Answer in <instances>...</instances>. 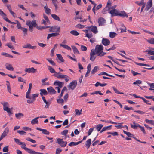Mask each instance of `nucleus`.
Returning a JSON list of instances; mask_svg holds the SVG:
<instances>
[{"mask_svg":"<svg viewBox=\"0 0 154 154\" xmlns=\"http://www.w3.org/2000/svg\"><path fill=\"white\" fill-rule=\"evenodd\" d=\"M103 47L101 45H97L95 46L94 52L97 56L102 57L106 54V53L103 52Z\"/></svg>","mask_w":154,"mask_h":154,"instance_id":"obj_1","label":"nucleus"},{"mask_svg":"<svg viewBox=\"0 0 154 154\" xmlns=\"http://www.w3.org/2000/svg\"><path fill=\"white\" fill-rule=\"evenodd\" d=\"M26 24L28 26L29 29L30 31H32L33 27H36L37 24L36 23V20H33L32 21L28 20L26 22Z\"/></svg>","mask_w":154,"mask_h":154,"instance_id":"obj_2","label":"nucleus"},{"mask_svg":"<svg viewBox=\"0 0 154 154\" xmlns=\"http://www.w3.org/2000/svg\"><path fill=\"white\" fill-rule=\"evenodd\" d=\"M39 94L38 93L32 94L29 96V98H26L28 99L27 100V103L29 104L33 103L36 100V98L38 97Z\"/></svg>","mask_w":154,"mask_h":154,"instance_id":"obj_3","label":"nucleus"},{"mask_svg":"<svg viewBox=\"0 0 154 154\" xmlns=\"http://www.w3.org/2000/svg\"><path fill=\"white\" fill-rule=\"evenodd\" d=\"M9 132V129L8 127H6L2 133L0 137V141L6 136Z\"/></svg>","mask_w":154,"mask_h":154,"instance_id":"obj_4","label":"nucleus"},{"mask_svg":"<svg viewBox=\"0 0 154 154\" xmlns=\"http://www.w3.org/2000/svg\"><path fill=\"white\" fill-rule=\"evenodd\" d=\"M20 145H21V148L24 149L25 151L27 152L28 153L30 154H32L33 150L32 149L26 147V145L25 144V143L21 142V143H20Z\"/></svg>","mask_w":154,"mask_h":154,"instance_id":"obj_5","label":"nucleus"},{"mask_svg":"<svg viewBox=\"0 0 154 154\" xmlns=\"http://www.w3.org/2000/svg\"><path fill=\"white\" fill-rule=\"evenodd\" d=\"M60 27L57 26H54L51 27L49 29L50 32H59L60 31Z\"/></svg>","mask_w":154,"mask_h":154,"instance_id":"obj_6","label":"nucleus"},{"mask_svg":"<svg viewBox=\"0 0 154 154\" xmlns=\"http://www.w3.org/2000/svg\"><path fill=\"white\" fill-rule=\"evenodd\" d=\"M57 142L58 144L62 147H64L67 143L66 141H63V139L58 138L57 139Z\"/></svg>","mask_w":154,"mask_h":154,"instance_id":"obj_7","label":"nucleus"},{"mask_svg":"<svg viewBox=\"0 0 154 154\" xmlns=\"http://www.w3.org/2000/svg\"><path fill=\"white\" fill-rule=\"evenodd\" d=\"M119 10L116 9H110L109 12L111 14V16H118L119 13Z\"/></svg>","mask_w":154,"mask_h":154,"instance_id":"obj_8","label":"nucleus"},{"mask_svg":"<svg viewBox=\"0 0 154 154\" xmlns=\"http://www.w3.org/2000/svg\"><path fill=\"white\" fill-rule=\"evenodd\" d=\"M118 16L122 18L126 17L128 18V17L127 13L124 11H119L118 14Z\"/></svg>","mask_w":154,"mask_h":154,"instance_id":"obj_9","label":"nucleus"},{"mask_svg":"<svg viewBox=\"0 0 154 154\" xmlns=\"http://www.w3.org/2000/svg\"><path fill=\"white\" fill-rule=\"evenodd\" d=\"M77 85V82L76 80L72 81L69 85V88L72 90H73L76 87Z\"/></svg>","mask_w":154,"mask_h":154,"instance_id":"obj_10","label":"nucleus"},{"mask_svg":"<svg viewBox=\"0 0 154 154\" xmlns=\"http://www.w3.org/2000/svg\"><path fill=\"white\" fill-rule=\"evenodd\" d=\"M96 53L93 49H92L90 53V60L92 61H93L96 58Z\"/></svg>","mask_w":154,"mask_h":154,"instance_id":"obj_11","label":"nucleus"},{"mask_svg":"<svg viewBox=\"0 0 154 154\" xmlns=\"http://www.w3.org/2000/svg\"><path fill=\"white\" fill-rule=\"evenodd\" d=\"M152 0H149L147 3L145 10L148 11L152 7Z\"/></svg>","mask_w":154,"mask_h":154,"instance_id":"obj_12","label":"nucleus"},{"mask_svg":"<svg viewBox=\"0 0 154 154\" xmlns=\"http://www.w3.org/2000/svg\"><path fill=\"white\" fill-rule=\"evenodd\" d=\"M25 71L28 73H35L37 71V69H34L33 67H31L29 68H26Z\"/></svg>","mask_w":154,"mask_h":154,"instance_id":"obj_13","label":"nucleus"},{"mask_svg":"<svg viewBox=\"0 0 154 154\" xmlns=\"http://www.w3.org/2000/svg\"><path fill=\"white\" fill-rule=\"evenodd\" d=\"M110 41L108 39L103 38L102 41V44L104 46H108L110 44Z\"/></svg>","mask_w":154,"mask_h":154,"instance_id":"obj_14","label":"nucleus"},{"mask_svg":"<svg viewBox=\"0 0 154 154\" xmlns=\"http://www.w3.org/2000/svg\"><path fill=\"white\" fill-rule=\"evenodd\" d=\"M106 23V21L103 18H99L98 19V23L100 26H101L104 25Z\"/></svg>","mask_w":154,"mask_h":154,"instance_id":"obj_15","label":"nucleus"},{"mask_svg":"<svg viewBox=\"0 0 154 154\" xmlns=\"http://www.w3.org/2000/svg\"><path fill=\"white\" fill-rule=\"evenodd\" d=\"M5 66L6 69L10 71H13L14 69L11 64L9 63H7L5 64Z\"/></svg>","mask_w":154,"mask_h":154,"instance_id":"obj_16","label":"nucleus"},{"mask_svg":"<svg viewBox=\"0 0 154 154\" xmlns=\"http://www.w3.org/2000/svg\"><path fill=\"white\" fill-rule=\"evenodd\" d=\"M23 47L26 48H29L32 49H35L36 48V46H32L30 44H27L24 45Z\"/></svg>","mask_w":154,"mask_h":154,"instance_id":"obj_17","label":"nucleus"},{"mask_svg":"<svg viewBox=\"0 0 154 154\" xmlns=\"http://www.w3.org/2000/svg\"><path fill=\"white\" fill-rule=\"evenodd\" d=\"M86 28L91 29V32H92L95 34H96L98 32L97 27L95 26H92L90 27H86Z\"/></svg>","mask_w":154,"mask_h":154,"instance_id":"obj_18","label":"nucleus"},{"mask_svg":"<svg viewBox=\"0 0 154 154\" xmlns=\"http://www.w3.org/2000/svg\"><path fill=\"white\" fill-rule=\"evenodd\" d=\"M53 75L58 79H63L64 75L62 74L60 72H56L55 74Z\"/></svg>","mask_w":154,"mask_h":154,"instance_id":"obj_19","label":"nucleus"},{"mask_svg":"<svg viewBox=\"0 0 154 154\" xmlns=\"http://www.w3.org/2000/svg\"><path fill=\"white\" fill-rule=\"evenodd\" d=\"M48 92L51 94H55L56 92L55 90L51 87L47 88Z\"/></svg>","mask_w":154,"mask_h":154,"instance_id":"obj_20","label":"nucleus"},{"mask_svg":"<svg viewBox=\"0 0 154 154\" xmlns=\"http://www.w3.org/2000/svg\"><path fill=\"white\" fill-rule=\"evenodd\" d=\"M54 85H55L58 86L59 88H61L63 85V82L56 81L54 83Z\"/></svg>","mask_w":154,"mask_h":154,"instance_id":"obj_21","label":"nucleus"},{"mask_svg":"<svg viewBox=\"0 0 154 154\" xmlns=\"http://www.w3.org/2000/svg\"><path fill=\"white\" fill-rule=\"evenodd\" d=\"M59 35V34L58 33H54L51 34H49L48 35L47 39H49L51 37H55Z\"/></svg>","mask_w":154,"mask_h":154,"instance_id":"obj_22","label":"nucleus"},{"mask_svg":"<svg viewBox=\"0 0 154 154\" xmlns=\"http://www.w3.org/2000/svg\"><path fill=\"white\" fill-rule=\"evenodd\" d=\"M1 103L3 105V110L8 108V107L9 104L8 103L5 102H1Z\"/></svg>","mask_w":154,"mask_h":154,"instance_id":"obj_23","label":"nucleus"},{"mask_svg":"<svg viewBox=\"0 0 154 154\" xmlns=\"http://www.w3.org/2000/svg\"><path fill=\"white\" fill-rule=\"evenodd\" d=\"M44 9L46 13L48 15H49L51 14V9L48 8L47 5L44 7Z\"/></svg>","mask_w":154,"mask_h":154,"instance_id":"obj_24","label":"nucleus"},{"mask_svg":"<svg viewBox=\"0 0 154 154\" xmlns=\"http://www.w3.org/2000/svg\"><path fill=\"white\" fill-rule=\"evenodd\" d=\"M40 91V94L42 97H43V95H46L48 94V92L45 89H41Z\"/></svg>","mask_w":154,"mask_h":154,"instance_id":"obj_25","label":"nucleus"},{"mask_svg":"<svg viewBox=\"0 0 154 154\" xmlns=\"http://www.w3.org/2000/svg\"><path fill=\"white\" fill-rule=\"evenodd\" d=\"M82 140L77 142H70V143L69 144V145L70 146H76L82 143Z\"/></svg>","mask_w":154,"mask_h":154,"instance_id":"obj_26","label":"nucleus"},{"mask_svg":"<svg viewBox=\"0 0 154 154\" xmlns=\"http://www.w3.org/2000/svg\"><path fill=\"white\" fill-rule=\"evenodd\" d=\"M91 140L89 139H88L86 142L85 146L88 149L90 146L91 144Z\"/></svg>","mask_w":154,"mask_h":154,"instance_id":"obj_27","label":"nucleus"},{"mask_svg":"<svg viewBox=\"0 0 154 154\" xmlns=\"http://www.w3.org/2000/svg\"><path fill=\"white\" fill-rule=\"evenodd\" d=\"M140 125L137 123L134 122H133V124H131V126L132 128L134 129H137L138 127H139Z\"/></svg>","mask_w":154,"mask_h":154,"instance_id":"obj_28","label":"nucleus"},{"mask_svg":"<svg viewBox=\"0 0 154 154\" xmlns=\"http://www.w3.org/2000/svg\"><path fill=\"white\" fill-rule=\"evenodd\" d=\"M93 36L92 34L90 29L89 31L85 34V37H87L88 38H92Z\"/></svg>","mask_w":154,"mask_h":154,"instance_id":"obj_29","label":"nucleus"},{"mask_svg":"<svg viewBox=\"0 0 154 154\" xmlns=\"http://www.w3.org/2000/svg\"><path fill=\"white\" fill-rule=\"evenodd\" d=\"M15 116L17 119H20L23 117L24 116V114L21 113H16L15 114Z\"/></svg>","mask_w":154,"mask_h":154,"instance_id":"obj_30","label":"nucleus"},{"mask_svg":"<svg viewBox=\"0 0 154 154\" xmlns=\"http://www.w3.org/2000/svg\"><path fill=\"white\" fill-rule=\"evenodd\" d=\"M99 69V67L98 66H95L91 71V74L93 75L96 73Z\"/></svg>","mask_w":154,"mask_h":154,"instance_id":"obj_31","label":"nucleus"},{"mask_svg":"<svg viewBox=\"0 0 154 154\" xmlns=\"http://www.w3.org/2000/svg\"><path fill=\"white\" fill-rule=\"evenodd\" d=\"M39 118V117H37L33 119L31 121V124L32 125L38 124V119Z\"/></svg>","mask_w":154,"mask_h":154,"instance_id":"obj_32","label":"nucleus"},{"mask_svg":"<svg viewBox=\"0 0 154 154\" xmlns=\"http://www.w3.org/2000/svg\"><path fill=\"white\" fill-rule=\"evenodd\" d=\"M51 16L55 20L59 21H60V20L59 17L56 15L54 14H53L51 15Z\"/></svg>","mask_w":154,"mask_h":154,"instance_id":"obj_33","label":"nucleus"},{"mask_svg":"<svg viewBox=\"0 0 154 154\" xmlns=\"http://www.w3.org/2000/svg\"><path fill=\"white\" fill-rule=\"evenodd\" d=\"M60 46L63 47L64 48L68 50H71V48L69 46L63 44H60Z\"/></svg>","mask_w":154,"mask_h":154,"instance_id":"obj_34","label":"nucleus"},{"mask_svg":"<svg viewBox=\"0 0 154 154\" xmlns=\"http://www.w3.org/2000/svg\"><path fill=\"white\" fill-rule=\"evenodd\" d=\"M6 82L7 83L6 84V85L7 86V90L8 91V92L11 94V89L10 87V83L8 81H6Z\"/></svg>","mask_w":154,"mask_h":154,"instance_id":"obj_35","label":"nucleus"},{"mask_svg":"<svg viewBox=\"0 0 154 154\" xmlns=\"http://www.w3.org/2000/svg\"><path fill=\"white\" fill-rule=\"evenodd\" d=\"M52 3L54 5L55 9L57 10L58 8L57 4L58 2L57 0H51Z\"/></svg>","mask_w":154,"mask_h":154,"instance_id":"obj_36","label":"nucleus"},{"mask_svg":"<svg viewBox=\"0 0 154 154\" xmlns=\"http://www.w3.org/2000/svg\"><path fill=\"white\" fill-rule=\"evenodd\" d=\"M48 69L49 70L50 72L52 73H56V72L55 70L52 68L51 66H47Z\"/></svg>","mask_w":154,"mask_h":154,"instance_id":"obj_37","label":"nucleus"},{"mask_svg":"<svg viewBox=\"0 0 154 154\" xmlns=\"http://www.w3.org/2000/svg\"><path fill=\"white\" fill-rule=\"evenodd\" d=\"M71 47L74 54H79L78 50L75 46H72Z\"/></svg>","mask_w":154,"mask_h":154,"instance_id":"obj_38","label":"nucleus"},{"mask_svg":"<svg viewBox=\"0 0 154 154\" xmlns=\"http://www.w3.org/2000/svg\"><path fill=\"white\" fill-rule=\"evenodd\" d=\"M103 126V125L102 124H98L96 126V129L98 131H100Z\"/></svg>","mask_w":154,"mask_h":154,"instance_id":"obj_39","label":"nucleus"},{"mask_svg":"<svg viewBox=\"0 0 154 154\" xmlns=\"http://www.w3.org/2000/svg\"><path fill=\"white\" fill-rule=\"evenodd\" d=\"M110 9V8H109L106 7L102 11V13L103 14H106L107 13L108 11L109 12Z\"/></svg>","mask_w":154,"mask_h":154,"instance_id":"obj_40","label":"nucleus"},{"mask_svg":"<svg viewBox=\"0 0 154 154\" xmlns=\"http://www.w3.org/2000/svg\"><path fill=\"white\" fill-rule=\"evenodd\" d=\"M56 55L58 59L61 62H64V60L63 59L62 55L60 54H57Z\"/></svg>","mask_w":154,"mask_h":154,"instance_id":"obj_41","label":"nucleus"},{"mask_svg":"<svg viewBox=\"0 0 154 154\" xmlns=\"http://www.w3.org/2000/svg\"><path fill=\"white\" fill-rule=\"evenodd\" d=\"M15 21L17 22V28L19 29H21L23 27H22L21 26V24L17 20H15Z\"/></svg>","mask_w":154,"mask_h":154,"instance_id":"obj_42","label":"nucleus"},{"mask_svg":"<svg viewBox=\"0 0 154 154\" xmlns=\"http://www.w3.org/2000/svg\"><path fill=\"white\" fill-rule=\"evenodd\" d=\"M117 35V34L114 32H110L109 33V37L112 38H113Z\"/></svg>","mask_w":154,"mask_h":154,"instance_id":"obj_43","label":"nucleus"},{"mask_svg":"<svg viewBox=\"0 0 154 154\" xmlns=\"http://www.w3.org/2000/svg\"><path fill=\"white\" fill-rule=\"evenodd\" d=\"M107 85L106 83L101 84L98 82H97L95 84V86L96 87H97L98 86H100L102 87L104 86Z\"/></svg>","mask_w":154,"mask_h":154,"instance_id":"obj_44","label":"nucleus"},{"mask_svg":"<svg viewBox=\"0 0 154 154\" xmlns=\"http://www.w3.org/2000/svg\"><path fill=\"white\" fill-rule=\"evenodd\" d=\"M70 33L75 36H78L79 35V33L75 30H72L70 31Z\"/></svg>","mask_w":154,"mask_h":154,"instance_id":"obj_45","label":"nucleus"},{"mask_svg":"<svg viewBox=\"0 0 154 154\" xmlns=\"http://www.w3.org/2000/svg\"><path fill=\"white\" fill-rule=\"evenodd\" d=\"M145 122L147 123L153 125H154V121L153 120H149L147 119H146L145 120Z\"/></svg>","mask_w":154,"mask_h":154,"instance_id":"obj_46","label":"nucleus"},{"mask_svg":"<svg viewBox=\"0 0 154 154\" xmlns=\"http://www.w3.org/2000/svg\"><path fill=\"white\" fill-rule=\"evenodd\" d=\"M1 54L2 55L5 56L7 57L13 58V56L6 53L2 52V53Z\"/></svg>","mask_w":154,"mask_h":154,"instance_id":"obj_47","label":"nucleus"},{"mask_svg":"<svg viewBox=\"0 0 154 154\" xmlns=\"http://www.w3.org/2000/svg\"><path fill=\"white\" fill-rule=\"evenodd\" d=\"M123 132L124 134H125L128 137H131L133 136V135L129 132L126 131L124 130L123 131Z\"/></svg>","mask_w":154,"mask_h":154,"instance_id":"obj_48","label":"nucleus"},{"mask_svg":"<svg viewBox=\"0 0 154 154\" xmlns=\"http://www.w3.org/2000/svg\"><path fill=\"white\" fill-rule=\"evenodd\" d=\"M37 29L39 30H42L43 29H45L46 28H48V27H45L42 26H36V27Z\"/></svg>","mask_w":154,"mask_h":154,"instance_id":"obj_49","label":"nucleus"},{"mask_svg":"<svg viewBox=\"0 0 154 154\" xmlns=\"http://www.w3.org/2000/svg\"><path fill=\"white\" fill-rule=\"evenodd\" d=\"M4 19L7 22L11 24H16L17 22H12L10 21L6 17L4 18Z\"/></svg>","mask_w":154,"mask_h":154,"instance_id":"obj_50","label":"nucleus"},{"mask_svg":"<svg viewBox=\"0 0 154 154\" xmlns=\"http://www.w3.org/2000/svg\"><path fill=\"white\" fill-rule=\"evenodd\" d=\"M147 41L148 43L151 44H154V38H151L148 39Z\"/></svg>","mask_w":154,"mask_h":154,"instance_id":"obj_51","label":"nucleus"},{"mask_svg":"<svg viewBox=\"0 0 154 154\" xmlns=\"http://www.w3.org/2000/svg\"><path fill=\"white\" fill-rule=\"evenodd\" d=\"M5 45L7 46L8 47L11 49H14V48L13 46L11 43H8Z\"/></svg>","mask_w":154,"mask_h":154,"instance_id":"obj_52","label":"nucleus"},{"mask_svg":"<svg viewBox=\"0 0 154 154\" xmlns=\"http://www.w3.org/2000/svg\"><path fill=\"white\" fill-rule=\"evenodd\" d=\"M75 116H80L82 114V112H81L80 111H79V110L78 109H75Z\"/></svg>","mask_w":154,"mask_h":154,"instance_id":"obj_53","label":"nucleus"},{"mask_svg":"<svg viewBox=\"0 0 154 154\" xmlns=\"http://www.w3.org/2000/svg\"><path fill=\"white\" fill-rule=\"evenodd\" d=\"M135 3L138 5L139 6H140L141 5H142L144 4V1L143 0H142L140 2H139L138 1H136L135 2Z\"/></svg>","mask_w":154,"mask_h":154,"instance_id":"obj_54","label":"nucleus"},{"mask_svg":"<svg viewBox=\"0 0 154 154\" xmlns=\"http://www.w3.org/2000/svg\"><path fill=\"white\" fill-rule=\"evenodd\" d=\"M57 101L58 103L61 104L62 105L64 103V100L62 99H57Z\"/></svg>","mask_w":154,"mask_h":154,"instance_id":"obj_55","label":"nucleus"},{"mask_svg":"<svg viewBox=\"0 0 154 154\" xmlns=\"http://www.w3.org/2000/svg\"><path fill=\"white\" fill-rule=\"evenodd\" d=\"M21 29L23 31L24 35H27V29L26 28L23 27Z\"/></svg>","mask_w":154,"mask_h":154,"instance_id":"obj_56","label":"nucleus"},{"mask_svg":"<svg viewBox=\"0 0 154 154\" xmlns=\"http://www.w3.org/2000/svg\"><path fill=\"white\" fill-rule=\"evenodd\" d=\"M105 75L107 76H108L110 77H112V76L108 74L107 73H106L105 72H102L98 74L99 75Z\"/></svg>","mask_w":154,"mask_h":154,"instance_id":"obj_57","label":"nucleus"},{"mask_svg":"<svg viewBox=\"0 0 154 154\" xmlns=\"http://www.w3.org/2000/svg\"><path fill=\"white\" fill-rule=\"evenodd\" d=\"M99 94L100 95H103V94L101 93L100 91H96L94 92H92V93L91 94V95H93L95 94Z\"/></svg>","mask_w":154,"mask_h":154,"instance_id":"obj_58","label":"nucleus"},{"mask_svg":"<svg viewBox=\"0 0 154 154\" xmlns=\"http://www.w3.org/2000/svg\"><path fill=\"white\" fill-rule=\"evenodd\" d=\"M111 2L112 1L111 0H109L107 2V5L106 7L109 8H110V7L112 3Z\"/></svg>","mask_w":154,"mask_h":154,"instance_id":"obj_59","label":"nucleus"},{"mask_svg":"<svg viewBox=\"0 0 154 154\" xmlns=\"http://www.w3.org/2000/svg\"><path fill=\"white\" fill-rule=\"evenodd\" d=\"M31 95V90H28V91L26 92V98H29V96H30Z\"/></svg>","mask_w":154,"mask_h":154,"instance_id":"obj_60","label":"nucleus"},{"mask_svg":"<svg viewBox=\"0 0 154 154\" xmlns=\"http://www.w3.org/2000/svg\"><path fill=\"white\" fill-rule=\"evenodd\" d=\"M47 60L52 65H55V63L51 58H47Z\"/></svg>","mask_w":154,"mask_h":154,"instance_id":"obj_61","label":"nucleus"},{"mask_svg":"<svg viewBox=\"0 0 154 154\" xmlns=\"http://www.w3.org/2000/svg\"><path fill=\"white\" fill-rule=\"evenodd\" d=\"M4 111H6L7 113L9 114V115H11L12 114V113L11 112V109L9 108H7L5 110H4Z\"/></svg>","mask_w":154,"mask_h":154,"instance_id":"obj_62","label":"nucleus"},{"mask_svg":"<svg viewBox=\"0 0 154 154\" xmlns=\"http://www.w3.org/2000/svg\"><path fill=\"white\" fill-rule=\"evenodd\" d=\"M142 82L140 80H137L133 83L134 85L140 84L142 83Z\"/></svg>","mask_w":154,"mask_h":154,"instance_id":"obj_63","label":"nucleus"},{"mask_svg":"<svg viewBox=\"0 0 154 154\" xmlns=\"http://www.w3.org/2000/svg\"><path fill=\"white\" fill-rule=\"evenodd\" d=\"M42 133L46 135H49V132L47 131L46 129H42Z\"/></svg>","mask_w":154,"mask_h":154,"instance_id":"obj_64","label":"nucleus"}]
</instances>
